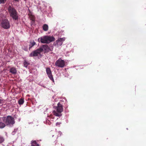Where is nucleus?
Segmentation results:
<instances>
[{
  "label": "nucleus",
  "mask_w": 146,
  "mask_h": 146,
  "mask_svg": "<svg viewBox=\"0 0 146 146\" xmlns=\"http://www.w3.org/2000/svg\"><path fill=\"white\" fill-rule=\"evenodd\" d=\"M55 40V38L52 36H44L39 38L38 39V41L42 43L48 44L54 41Z\"/></svg>",
  "instance_id": "obj_1"
},
{
  "label": "nucleus",
  "mask_w": 146,
  "mask_h": 146,
  "mask_svg": "<svg viewBox=\"0 0 146 146\" xmlns=\"http://www.w3.org/2000/svg\"><path fill=\"white\" fill-rule=\"evenodd\" d=\"M8 10L10 16L12 18L13 20H18L19 16L18 13L13 6H9L8 8Z\"/></svg>",
  "instance_id": "obj_2"
},
{
  "label": "nucleus",
  "mask_w": 146,
  "mask_h": 146,
  "mask_svg": "<svg viewBox=\"0 0 146 146\" xmlns=\"http://www.w3.org/2000/svg\"><path fill=\"white\" fill-rule=\"evenodd\" d=\"M2 120L4 122L6 125H13L15 123L14 118L10 115L7 117H3L1 118Z\"/></svg>",
  "instance_id": "obj_3"
},
{
  "label": "nucleus",
  "mask_w": 146,
  "mask_h": 146,
  "mask_svg": "<svg viewBox=\"0 0 146 146\" xmlns=\"http://www.w3.org/2000/svg\"><path fill=\"white\" fill-rule=\"evenodd\" d=\"M63 110L62 105L59 102L57 104V106L56 107V110H54L53 112V114L56 116H61Z\"/></svg>",
  "instance_id": "obj_4"
},
{
  "label": "nucleus",
  "mask_w": 146,
  "mask_h": 146,
  "mask_svg": "<svg viewBox=\"0 0 146 146\" xmlns=\"http://www.w3.org/2000/svg\"><path fill=\"white\" fill-rule=\"evenodd\" d=\"M38 48L40 53L44 52V53L49 52L50 50V47L46 44L41 45L40 48Z\"/></svg>",
  "instance_id": "obj_5"
},
{
  "label": "nucleus",
  "mask_w": 146,
  "mask_h": 146,
  "mask_svg": "<svg viewBox=\"0 0 146 146\" xmlns=\"http://www.w3.org/2000/svg\"><path fill=\"white\" fill-rule=\"evenodd\" d=\"M1 27L4 29H8L10 28V25L9 21L6 19L3 20L1 22Z\"/></svg>",
  "instance_id": "obj_6"
},
{
  "label": "nucleus",
  "mask_w": 146,
  "mask_h": 146,
  "mask_svg": "<svg viewBox=\"0 0 146 146\" xmlns=\"http://www.w3.org/2000/svg\"><path fill=\"white\" fill-rule=\"evenodd\" d=\"M55 65L58 67L63 68L65 65V62L64 60L60 58L56 62Z\"/></svg>",
  "instance_id": "obj_7"
},
{
  "label": "nucleus",
  "mask_w": 146,
  "mask_h": 146,
  "mask_svg": "<svg viewBox=\"0 0 146 146\" xmlns=\"http://www.w3.org/2000/svg\"><path fill=\"white\" fill-rule=\"evenodd\" d=\"M40 53L39 49L38 48L31 52L29 54V56L30 57L36 56H37L38 54H40Z\"/></svg>",
  "instance_id": "obj_8"
},
{
  "label": "nucleus",
  "mask_w": 146,
  "mask_h": 146,
  "mask_svg": "<svg viewBox=\"0 0 146 146\" xmlns=\"http://www.w3.org/2000/svg\"><path fill=\"white\" fill-rule=\"evenodd\" d=\"M46 73L50 80L54 82V80L52 75L51 71L49 68H46Z\"/></svg>",
  "instance_id": "obj_9"
},
{
  "label": "nucleus",
  "mask_w": 146,
  "mask_h": 146,
  "mask_svg": "<svg viewBox=\"0 0 146 146\" xmlns=\"http://www.w3.org/2000/svg\"><path fill=\"white\" fill-rule=\"evenodd\" d=\"M65 40L64 38H60L56 41V43L58 45L61 46L63 42Z\"/></svg>",
  "instance_id": "obj_10"
},
{
  "label": "nucleus",
  "mask_w": 146,
  "mask_h": 146,
  "mask_svg": "<svg viewBox=\"0 0 146 146\" xmlns=\"http://www.w3.org/2000/svg\"><path fill=\"white\" fill-rule=\"evenodd\" d=\"M9 72L12 74H15L17 73V70L15 67H13L10 68Z\"/></svg>",
  "instance_id": "obj_11"
},
{
  "label": "nucleus",
  "mask_w": 146,
  "mask_h": 146,
  "mask_svg": "<svg viewBox=\"0 0 146 146\" xmlns=\"http://www.w3.org/2000/svg\"><path fill=\"white\" fill-rule=\"evenodd\" d=\"M35 44H36V43L34 40L31 41L29 42V50H30V49Z\"/></svg>",
  "instance_id": "obj_12"
},
{
  "label": "nucleus",
  "mask_w": 146,
  "mask_h": 146,
  "mask_svg": "<svg viewBox=\"0 0 146 146\" xmlns=\"http://www.w3.org/2000/svg\"><path fill=\"white\" fill-rule=\"evenodd\" d=\"M1 118H0V128H3L6 125L5 123L3 122V120H2Z\"/></svg>",
  "instance_id": "obj_13"
},
{
  "label": "nucleus",
  "mask_w": 146,
  "mask_h": 146,
  "mask_svg": "<svg viewBox=\"0 0 146 146\" xmlns=\"http://www.w3.org/2000/svg\"><path fill=\"white\" fill-rule=\"evenodd\" d=\"M48 27L47 25L45 24L43 25L42 27V29L44 31H47L48 30Z\"/></svg>",
  "instance_id": "obj_14"
},
{
  "label": "nucleus",
  "mask_w": 146,
  "mask_h": 146,
  "mask_svg": "<svg viewBox=\"0 0 146 146\" xmlns=\"http://www.w3.org/2000/svg\"><path fill=\"white\" fill-rule=\"evenodd\" d=\"M30 64V63H29L26 60H25L23 62L24 66L26 68H27L28 65Z\"/></svg>",
  "instance_id": "obj_15"
},
{
  "label": "nucleus",
  "mask_w": 146,
  "mask_h": 146,
  "mask_svg": "<svg viewBox=\"0 0 146 146\" xmlns=\"http://www.w3.org/2000/svg\"><path fill=\"white\" fill-rule=\"evenodd\" d=\"M31 144L33 146H39V145L36 143V141H32Z\"/></svg>",
  "instance_id": "obj_16"
},
{
  "label": "nucleus",
  "mask_w": 146,
  "mask_h": 146,
  "mask_svg": "<svg viewBox=\"0 0 146 146\" xmlns=\"http://www.w3.org/2000/svg\"><path fill=\"white\" fill-rule=\"evenodd\" d=\"M24 102V100L22 98H21L19 99L18 101V103L19 105H22L23 104Z\"/></svg>",
  "instance_id": "obj_17"
},
{
  "label": "nucleus",
  "mask_w": 146,
  "mask_h": 146,
  "mask_svg": "<svg viewBox=\"0 0 146 146\" xmlns=\"http://www.w3.org/2000/svg\"><path fill=\"white\" fill-rule=\"evenodd\" d=\"M4 139L3 137L0 136V143L3 142L4 141Z\"/></svg>",
  "instance_id": "obj_18"
},
{
  "label": "nucleus",
  "mask_w": 146,
  "mask_h": 146,
  "mask_svg": "<svg viewBox=\"0 0 146 146\" xmlns=\"http://www.w3.org/2000/svg\"><path fill=\"white\" fill-rule=\"evenodd\" d=\"M31 19V20L34 21L35 20V18L33 15H31L30 16Z\"/></svg>",
  "instance_id": "obj_19"
},
{
  "label": "nucleus",
  "mask_w": 146,
  "mask_h": 146,
  "mask_svg": "<svg viewBox=\"0 0 146 146\" xmlns=\"http://www.w3.org/2000/svg\"><path fill=\"white\" fill-rule=\"evenodd\" d=\"M7 0H0V2L1 3L4 4Z\"/></svg>",
  "instance_id": "obj_20"
},
{
  "label": "nucleus",
  "mask_w": 146,
  "mask_h": 146,
  "mask_svg": "<svg viewBox=\"0 0 146 146\" xmlns=\"http://www.w3.org/2000/svg\"><path fill=\"white\" fill-rule=\"evenodd\" d=\"M3 101V99H0V104H1L2 103V102Z\"/></svg>",
  "instance_id": "obj_21"
},
{
  "label": "nucleus",
  "mask_w": 146,
  "mask_h": 146,
  "mask_svg": "<svg viewBox=\"0 0 146 146\" xmlns=\"http://www.w3.org/2000/svg\"><path fill=\"white\" fill-rule=\"evenodd\" d=\"M60 123H58V122H57V123H56V125H59L60 124Z\"/></svg>",
  "instance_id": "obj_22"
},
{
  "label": "nucleus",
  "mask_w": 146,
  "mask_h": 146,
  "mask_svg": "<svg viewBox=\"0 0 146 146\" xmlns=\"http://www.w3.org/2000/svg\"><path fill=\"white\" fill-rule=\"evenodd\" d=\"M15 1H17V2H19V0H14Z\"/></svg>",
  "instance_id": "obj_23"
}]
</instances>
